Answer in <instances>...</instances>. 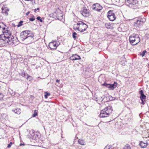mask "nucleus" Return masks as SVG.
<instances>
[{"label": "nucleus", "instance_id": "nucleus-5", "mask_svg": "<svg viewBox=\"0 0 149 149\" xmlns=\"http://www.w3.org/2000/svg\"><path fill=\"white\" fill-rule=\"evenodd\" d=\"M33 37L34 35L33 32L30 31L26 30L22 31L20 34V37Z\"/></svg>", "mask_w": 149, "mask_h": 149}, {"label": "nucleus", "instance_id": "nucleus-37", "mask_svg": "<svg viewBox=\"0 0 149 149\" xmlns=\"http://www.w3.org/2000/svg\"><path fill=\"white\" fill-rule=\"evenodd\" d=\"M141 100V104H143V105H144L145 104V101H144V100Z\"/></svg>", "mask_w": 149, "mask_h": 149}, {"label": "nucleus", "instance_id": "nucleus-3", "mask_svg": "<svg viewBox=\"0 0 149 149\" xmlns=\"http://www.w3.org/2000/svg\"><path fill=\"white\" fill-rule=\"evenodd\" d=\"M126 4L128 6L132 9H136L138 7L137 0H125Z\"/></svg>", "mask_w": 149, "mask_h": 149}, {"label": "nucleus", "instance_id": "nucleus-38", "mask_svg": "<svg viewBox=\"0 0 149 149\" xmlns=\"http://www.w3.org/2000/svg\"><path fill=\"white\" fill-rule=\"evenodd\" d=\"M30 12H27V13H26V16H28V15H29V14H30Z\"/></svg>", "mask_w": 149, "mask_h": 149}, {"label": "nucleus", "instance_id": "nucleus-8", "mask_svg": "<svg viewBox=\"0 0 149 149\" xmlns=\"http://www.w3.org/2000/svg\"><path fill=\"white\" fill-rule=\"evenodd\" d=\"M117 83L114 82L113 84H108L104 83L102 84V85L109 88L110 90H112L117 86Z\"/></svg>", "mask_w": 149, "mask_h": 149}, {"label": "nucleus", "instance_id": "nucleus-2", "mask_svg": "<svg viewBox=\"0 0 149 149\" xmlns=\"http://www.w3.org/2000/svg\"><path fill=\"white\" fill-rule=\"evenodd\" d=\"M113 111L111 106H109L104 108L101 111L100 117L101 118L107 117L109 116Z\"/></svg>", "mask_w": 149, "mask_h": 149}, {"label": "nucleus", "instance_id": "nucleus-41", "mask_svg": "<svg viewBox=\"0 0 149 149\" xmlns=\"http://www.w3.org/2000/svg\"><path fill=\"white\" fill-rule=\"evenodd\" d=\"M24 144H22V143H21L19 145V146H21L22 145H24Z\"/></svg>", "mask_w": 149, "mask_h": 149}, {"label": "nucleus", "instance_id": "nucleus-42", "mask_svg": "<svg viewBox=\"0 0 149 149\" xmlns=\"http://www.w3.org/2000/svg\"><path fill=\"white\" fill-rule=\"evenodd\" d=\"M36 10H37V9H34V11L36 13Z\"/></svg>", "mask_w": 149, "mask_h": 149}, {"label": "nucleus", "instance_id": "nucleus-29", "mask_svg": "<svg viewBox=\"0 0 149 149\" xmlns=\"http://www.w3.org/2000/svg\"><path fill=\"white\" fill-rule=\"evenodd\" d=\"M111 147V145H108L105 147L104 149H110Z\"/></svg>", "mask_w": 149, "mask_h": 149}, {"label": "nucleus", "instance_id": "nucleus-34", "mask_svg": "<svg viewBox=\"0 0 149 149\" xmlns=\"http://www.w3.org/2000/svg\"><path fill=\"white\" fill-rule=\"evenodd\" d=\"M3 95L1 93H0V100H2L3 98Z\"/></svg>", "mask_w": 149, "mask_h": 149}, {"label": "nucleus", "instance_id": "nucleus-32", "mask_svg": "<svg viewBox=\"0 0 149 149\" xmlns=\"http://www.w3.org/2000/svg\"><path fill=\"white\" fill-rule=\"evenodd\" d=\"M36 19L38 20H39L40 22H42V20L41 19L40 17V16L38 17Z\"/></svg>", "mask_w": 149, "mask_h": 149}, {"label": "nucleus", "instance_id": "nucleus-4", "mask_svg": "<svg viewBox=\"0 0 149 149\" xmlns=\"http://www.w3.org/2000/svg\"><path fill=\"white\" fill-rule=\"evenodd\" d=\"M129 40L131 44L132 45H135L140 41L139 35L136 34H133L130 36Z\"/></svg>", "mask_w": 149, "mask_h": 149}, {"label": "nucleus", "instance_id": "nucleus-7", "mask_svg": "<svg viewBox=\"0 0 149 149\" xmlns=\"http://www.w3.org/2000/svg\"><path fill=\"white\" fill-rule=\"evenodd\" d=\"M21 40L24 41L26 44H28L32 43L33 42V38L31 37H20Z\"/></svg>", "mask_w": 149, "mask_h": 149}, {"label": "nucleus", "instance_id": "nucleus-31", "mask_svg": "<svg viewBox=\"0 0 149 149\" xmlns=\"http://www.w3.org/2000/svg\"><path fill=\"white\" fill-rule=\"evenodd\" d=\"M29 19L30 21H33L35 19V18L34 17V16H33L32 18H29Z\"/></svg>", "mask_w": 149, "mask_h": 149}, {"label": "nucleus", "instance_id": "nucleus-45", "mask_svg": "<svg viewBox=\"0 0 149 149\" xmlns=\"http://www.w3.org/2000/svg\"><path fill=\"white\" fill-rule=\"evenodd\" d=\"M53 14H54V15H56V13L55 12Z\"/></svg>", "mask_w": 149, "mask_h": 149}, {"label": "nucleus", "instance_id": "nucleus-35", "mask_svg": "<svg viewBox=\"0 0 149 149\" xmlns=\"http://www.w3.org/2000/svg\"><path fill=\"white\" fill-rule=\"evenodd\" d=\"M54 42H55V43H56V46L57 47L59 45L60 43L59 42L56 41H55Z\"/></svg>", "mask_w": 149, "mask_h": 149}, {"label": "nucleus", "instance_id": "nucleus-15", "mask_svg": "<svg viewBox=\"0 0 149 149\" xmlns=\"http://www.w3.org/2000/svg\"><path fill=\"white\" fill-rule=\"evenodd\" d=\"M0 37V40H1L3 41H1V42H0L1 43V44H3L4 46H5V44L6 43H9V42H10V41H8L9 40L6 39L5 38L3 37H2V36Z\"/></svg>", "mask_w": 149, "mask_h": 149}, {"label": "nucleus", "instance_id": "nucleus-44", "mask_svg": "<svg viewBox=\"0 0 149 149\" xmlns=\"http://www.w3.org/2000/svg\"><path fill=\"white\" fill-rule=\"evenodd\" d=\"M31 131H32V132L33 133H34V130H31Z\"/></svg>", "mask_w": 149, "mask_h": 149}, {"label": "nucleus", "instance_id": "nucleus-26", "mask_svg": "<svg viewBox=\"0 0 149 149\" xmlns=\"http://www.w3.org/2000/svg\"><path fill=\"white\" fill-rule=\"evenodd\" d=\"M34 113H33L32 115V117H35L36 116H37V115H38V113L36 111V110H34Z\"/></svg>", "mask_w": 149, "mask_h": 149}, {"label": "nucleus", "instance_id": "nucleus-20", "mask_svg": "<svg viewBox=\"0 0 149 149\" xmlns=\"http://www.w3.org/2000/svg\"><path fill=\"white\" fill-rule=\"evenodd\" d=\"M12 111L17 114H19L21 113V110L20 109L18 108L16 109H13L12 110Z\"/></svg>", "mask_w": 149, "mask_h": 149}, {"label": "nucleus", "instance_id": "nucleus-16", "mask_svg": "<svg viewBox=\"0 0 149 149\" xmlns=\"http://www.w3.org/2000/svg\"><path fill=\"white\" fill-rule=\"evenodd\" d=\"M20 75L22 77L27 78V79H28V78H31V77L29 76L27 73H26L24 71H23L20 73Z\"/></svg>", "mask_w": 149, "mask_h": 149}, {"label": "nucleus", "instance_id": "nucleus-27", "mask_svg": "<svg viewBox=\"0 0 149 149\" xmlns=\"http://www.w3.org/2000/svg\"><path fill=\"white\" fill-rule=\"evenodd\" d=\"M147 52L145 50L143 51L142 53L140 54V55L142 57H143L144 56L146 53Z\"/></svg>", "mask_w": 149, "mask_h": 149}, {"label": "nucleus", "instance_id": "nucleus-25", "mask_svg": "<svg viewBox=\"0 0 149 149\" xmlns=\"http://www.w3.org/2000/svg\"><path fill=\"white\" fill-rule=\"evenodd\" d=\"M45 98H47L48 96L50 95V94L49 93L46 92L45 93Z\"/></svg>", "mask_w": 149, "mask_h": 149}, {"label": "nucleus", "instance_id": "nucleus-10", "mask_svg": "<svg viewBox=\"0 0 149 149\" xmlns=\"http://www.w3.org/2000/svg\"><path fill=\"white\" fill-rule=\"evenodd\" d=\"M146 21L145 18H139L135 23L134 26L139 27L143 25Z\"/></svg>", "mask_w": 149, "mask_h": 149}, {"label": "nucleus", "instance_id": "nucleus-22", "mask_svg": "<svg viewBox=\"0 0 149 149\" xmlns=\"http://www.w3.org/2000/svg\"><path fill=\"white\" fill-rule=\"evenodd\" d=\"M104 25L105 27L107 29H111L112 27V24H110L109 23H105Z\"/></svg>", "mask_w": 149, "mask_h": 149}, {"label": "nucleus", "instance_id": "nucleus-36", "mask_svg": "<svg viewBox=\"0 0 149 149\" xmlns=\"http://www.w3.org/2000/svg\"><path fill=\"white\" fill-rule=\"evenodd\" d=\"M109 98L110 99V100H111V98H112L111 100H114V99H115V97H112L111 96H109Z\"/></svg>", "mask_w": 149, "mask_h": 149}, {"label": "nucleus", "instance_id": "nucleus-30", "mask_svg": "<svg viewBox=\"0 0 149 149\" xmlns=\"http://www.w3.org/2000/svg\"><path fill=\"white\" fill-rule=\"evenodd\" d=\"M75 25H74V26L73 27V29H74L75 30H77L78 31H79V26H78V27H76L75 26Z\"/></svg>", "mask_w": 149, "mask_h": 149}, {"label": "nucleus", "instance_id": "nucleus-23", "mask_svg": "<svg viewBox=\"0 0 149 149\" xmlns=\"http://www.w3.org/2000/svg\"><path fill=\"white\" fill-rule=\"evenodd\" d=\"M123 149H131L130 145L128 144H127L125 146Z\"/></svg>", "mask_w": 149, "mask_h": 149}, {"label": "nucleus", "instance_id": "nucleus-17", "mask_svg": "<svg viewBox=\"0 0 149 149\" xmlns=\"http://www.w3.org/2000/svg\"><path fill=\"white\" fill-rule=\"evenodd\" d=\"M1 9L2 13H4L6 15H8V13L7 11H9V10L8 9V8L5 7V6H3Z\"/></svg>", "mask_w": 149, "mask_h": 149}, {"label": "nucleus", "instance_id": "nucleus-14", "mask_svg": "<svg viewBox=\"0 0 149 149\" xmlns=\"http://www.w3.org/2000/svg\"><path fill=\"white\" fill-rule=\"evenodd\" d=\"M49 47L51 50L55 49L57 48L56 43H55L54 41L52 42L49 43Z\"/></svg>", "mask_w": 149, "mask_h": 149}, {"label": "nucleus", "instance_id": "nucleus-46", "mask_svg": "<svg viewBox=\"0 0 149 149\" xmlns=\"http://www.w3.org/2000/svg\"><path fill=\"white\" fill-rule=\"evenodd\" d=\"M148 66L149 67V64H148Z\"/></svg>", "mask_w": 149, "mask_h": 149}, {"label": "nucleus", "instance_id": "nucleus-13", "mask_svg": "<svg viewBox=\"0 0 149 149\" xmlns=\"http://www.w3.org/2000/svg\"><path fill=\"white\" fill-rule=\"evenodd\" d=\"M70 59L72 61L79 60L81 59V57L79 55L75 54H73L72 56L70 58Z\"/></svg>", "mask_w": 149, "mask_h": 149}, {"label": "nucleus", "instance_id": "nucleus-28", "mask_svg": "<svg viewBox=\"0 0 149 149\" xmlns=\"http://www.w3.org/2000/svg\"><path fill=\"white\" fill-rule=\"evenodd\" d=\"M77 34V33L75 32L74 31L73 33H72V37H73V38H74L76 39V38H77V36H76Z\"/></svg>", "mask_w": 149, "mask_h": 149}, {"label": "nucleus", "instance_id": "nucleus-39", "mask_svg": "<svg viewBox=\"0 0 149 149\" xmlns=\"http://www.w3.org/2000/svg\"><path fill=\"white\" fill-rule=\"evenodd\" d=\"M59 81H60L59 80L57 79V80H56V82H58H58H59Z\"/></svg>", "mask_w": 149, "mask_h": 149}, {"label": "nucleus", "instance_id": "nucleus-6", "mask_svg": "<svg viewBox=\"0 0 149 149\" xmlns=\"http://www.w3.org/2000/svg\"><path fill=\"white\" fill-rule=\"evenodd\" d=\"M77 24L78 26H79V31L81 32H83L88 27V26L82 21H79L77 22Z\"/></svg>", "mask_w": 149, "mask_h": 149}, {"label": "nucleus", "instance_id": "nucleus-11", "mask_svg": "<svg viewBox=\"0 0 149 149\" xmlns=\"http://www.w3.org/2000/svg\"><path fill=\"white\" fill-rule=\"evenodd\" d=\"M107 17L110 21H112L114 20L116 18L114 13L112 10H109L108 12Z\"/></svg>", "mask_w": 149, "mask_h": 149}, {"label": "nucleus", "instance_id": "nucleus-24", "mask_svg": "<svg viewBox=\"0 0 149 149\" xmlns=\"http://www.w3.org/2000/svg\"><path fill=\"white\" fill-rule=\"evenodd\" d=\"M23 22V21H20L19 23L17 25V27H19L20 26H21L22 25V23Z\"/></svg>", "mask_w": 149, "mask_h": 149}, {"label": "nucleus", "instance_id": "nucleus-43", "mask_svg": "<svg viewBox=\"0 0 149 149\" xmlns=\"http://www.w3.org/2000/svg\"><path fill=\"white\" fill-rule=\"evenodd\" d=\"M36 9L37 10H39L40 9V8H37Z\"/></svg>", "mask_w": 149, "mask_h": 149}, {"label": "nucleus", "instance_id": "nucleus-19", "mask_svg": "<svg viewBox=\"0 0 149 149\" xmlns=\"http://www.w3.org/2000/svg\"><path fill=\"white\" fill-rule=\"evenodd\" d=\"M140 146L142 148H146L148 145L147 142H143L142 141H141L139 144Z\"/></svg>", "mask_w": 149, "mask_h": 149}, {"label": "nucleus", "instance_id": "nucleus-1", "mask_svg": "<svg viewBox=\"0 0 149 149\" xmlns=\"http://www.w3.org/2000/svg\"><path fill=\"white\" fill-rule=\"evenodd\" d=\"M2 32L3 34L0 35V36H2L6 39L9 40L8 41L12 42V43H14V37L11 35V31L8 29L7 28L6 29L5 27H3L2 28Z\"/></svg>", "mask_w": 149, "mask_h": 149}, {"label": "nucleus", "instance_id": "nucleus-21", "mask_svg": "<svg viewBox=\"0 0 149 149\" xmlns=\"http://www.w3.org/2000/svg\"><path fill=\"white\" fill-rule=\"evenodd\" d=\"M78 142L79 144L82 145H85L86 144L85 141L82 139H79Z\"/></svg>", "mask_w": 149, "mask_h": 149}, {"label": "nucleus", "instance_id": "nucleus-12", "mask_svg": "<svg viewBox=\"0 0 149 149\" xmlns=\"http://www.w3.org/2000/svg\"><path fill=\"white\" fill-rule=\"evenodd\" d=\"M92 7L93 9L99 12L102 9V6L98 3L93 4Z\"/></svg>", "mask_w": 149, "mask_h": 149}, {"label": "nucleus", "instance_id": "nucleus-18", "mask_svg": "<svg viewBox=\"0 0 149 149\" xmlns=\"http://www.w3.org/2000/svg\"><path fill=\"white\" fill-rule=\"evenodd\" d=\"M139 94H140V98L141 100H144L146 98V96L144 94L142 90H141L139 91Z\"/></svg>", "mask_w": 149, "mask_h": 149}, {"label": "nucleus", "instance_id": "nucleus-40", "mask_svg": "<svg viewBox=\"0 0 149 149\" xmlns=\"http://www.w3.org/2000/svg\"><path fill=\"white\" fill-rule=\"evenodd\" d=\"M31 135L32 136V137L34 138V135L35 136V134H34L33 135Z\"/></svg>", "mask_w": 149, "mask_h": 149}, {"label": "nucleus", "instance_id": "nucleus-33", "mask_svg": "<svg viewBox=\"0 0 149 149\" xmlns=\"http://www.w3.org/2000/svg\"><path fill=\"white\" fill-rule=\"evenodd\" d=\"M12 142H10V143L9 144H8V146H7L8 148H10L11 147V146L12 145Z\"/></svg>", "mask_w": 149, "mask_h": 149}, {"label": "nucleus", "instance_id": "nucleus-9", "mask_svg": "<svg viewBox=\"0 0 149 149\" xmlns=\"http://www.w3.org/2000/svg\"><path fill=\"white\" fill-rule=\"evenodd\" d=\"M81 14L84 17H87L90 15L89 10L86 7L83 8L82 10L80 11Z\"/></svg>", "mask_w": 149, "mask_h": 149}]
</instances>
